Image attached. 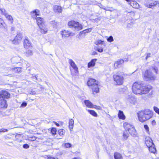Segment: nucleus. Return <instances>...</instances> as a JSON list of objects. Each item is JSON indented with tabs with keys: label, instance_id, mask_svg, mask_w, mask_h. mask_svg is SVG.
I'll use <instances>...</instances> for the list:
<instances>
[{
	"label": "nucleus",
	"instance_id": "27",
	"mask_svg": "<svg viewBox=\"0 0 159 159\" xmlns=\"http://www.w3.org/2000/svg\"><path fill=\"white\" fill-rule=\"evenodd\" d=\"M69 128L71 129L73 128L74 121L72 119H70L69 121Z\"/></svg>",
	"mask_w": 159,
	"mask_h": 159
},
{
	"label": "nucleus",
	"instance_id": "28",
	"mask_svg": "<svg viewBox=\"0 0 159 159\" xmlns=\"http://www.w3.org/2000/svg\"><path fill=\"white\" fill-rule=\"evenodd\" d=\"M129 136V134L128 133V132L127 131L125 130L123 134V138L125 139L126 140L127 139L128 137Z\"/></svg>",
	"mask_w": 159,
	"mask_h": 159
},
{
	"label": "nucleus",
	"instance_id": "43",
	"mask_svg": "<svg viewBox=\"0 0 159 159\" xmlns=\"http://www.w3.org/2000/svg\"><path fill=\"white\" fill-rule=\"evenodd\" d=\"M92 30V29L91 28H90L88 29H86L84 30L85 33H87L88 32H89L91 31Z\"/></svg>",
	"mask_w": 159,
	"mask_h": 159
},
{
	"label": "nucleus",
	"instance_id": "1",
	"mask_svg": "<svg viewBox=\"0 0 159 159\" xmlns=\"http://www.w3.org/2000/svg\"><path fill=\"white\" fill-rule=\"evenodd\" d=\"M142 81L135 82L132 86L133 93L136 94L141 95L147 93L152 89V87L149 85L143 86Z\"/></svg>",
	"mask_w": 159,
	"mask_h": 159
},
{
	"label": "nucleus",
	"instance_id": "47",
	"mask_svg": "<svg viewBox=\"0 0 159 159\" xmlns=\"http://www.w3.org/2000/svg\"><path fill=\"white\" fill-rule=\"evenodd\" d=\"M8 130L7 129H4L3 128H2L0 129V133L2 132H7V131Z\"/></svg>",
	"mask_w": 159,
	"mask_h": 159
},
{
	"label": "nucleus",
	"instance_id": "12",
	"mask_svg": "<svg viewBox=\"0 0 159 159\" xmlns=\"http://www.w3.org/2000/svg\"><path fill=\"white\" fill-rule=\"evenodd\" d=\"M145 143L148 147H149L154 144L151 138L149 137H146L145 138Z\"/></svg>",
	"mask_w": 159,
	"mask_h": 159
},
{
	"label": "nucleus",
	"instance_id": "33",
	"mask_svg": "<svg viewBox=\"0 0 159 159\" xmlns=\"http://www.w3.org/2000/svg\"><path fill=\"white\" fill-rule=\"evenodd\" d=\"M0 11H1L2 13L5 16L8 15L7 12L3 8H1L0 9Z\"/></svg>",
	"mask_w": 159,
	"mask_h": 159
},
{
	"label": "nucleus",
	"instance_id": "35",
	"mask_svg": "<svg viewBox=\"0 0 159 159\" xmlns=\"http://www.w3.org/2000/svg\"><path fill=\"white\" fill-rule=\"evenodd\" d=\"M51 132L52 135H55L56 134L57 129L55 128H52L51 129Z\"/></svg>",
	"mask_w": 159,
	"mask_h": 159
},
{
	"label": "nucleus",
	"instance_id": "8",
	"mask_svg": "<svg viewBox=\"0 0 159 159\" xmlns=\"http://www.w3.org/2000/svg\"><path fill=\"white\" fill-rule=\"evenodd\" d=\"M87 84L88 86H91L92 87H95L96 85L98 84V82L94 79L90 78L89 79Z\"/></svg>",
	"mask_w": 159,
	"mask_h": 159
},
{
	"label": "nucleus",
	"instance_id": "11",
	"mask_svg": "<svg viewBox=\"0 0 159 159\" xmlns=\"http://www.w3.org/2000/svg\"><path fill=\"white\" fill-rule=\"evenodd\" d=\"M61 34L63 37H68L70 35L73 36L74 35V34L71 32L65 30L61 32Z\"/></svg>",
	"mask_w": 159,
	"mask_h": 159
},
{
	"label": "nucleus",
	"instance_id": "13",
	"mask_svg": "<svg viewBox=\"0 0 159 159\" xmlns=\"http://www.w3.org/2000/svg\"><path fill=\"white\" fill-rule=\"evenodd\" d=\"M124 127L125 129L127 130L129 132L131 131V129L134 126L128 123H125L123 124Z\"/></svg>",
	"mask_w": 159,
	"mask_h": 159
},
{
	"label": "nucleus",
	"instance_id": "46",
	"mask_svg": "<svg viewBox=\"0 0 159 159\" xmlns=\"http://www.w3.org/2000/svg\"><path fill=\"white\" fill-rule=\"evenodd\" d=\"M37 77H38V76L37 75H35V76H33L32 77V78L33 80L34 81H36V80H37Z\"/></svg>",
	"mask_w": 159,
	"mask_h": 159
},
{
	"label": "nucleus",
	"instance_id": "56",
	"mask_svg": "<svg viewBox=\"0 0 159 159\" xmlns=\"http://www.w3.org/2000/svg\"><path fill=\"white\" fill-rule=\"evenodd\" d=\"M156 123V122H155V120H153L152 121V123Z\"/></svg>",
	"mask_w": 159,
	"mask_h": 159
},
{
	"label": "nucleus",
	"instance_id": "24",
	"mask_svg": "<svg viewBox=\"0 0 159 159\" xmlns=\"http://www.w3.org/2000/svg\"><path fill=\"white\" fill-rule=\"evenodd\" d=\"M84 102L85 105L89 107L90 108H93V106L92 103L89 100H85L84 101Z\"/></svg>",
	"mask_w": 159,
	"mask_h": 159
},
{
	"label": "nucleus",
	"instance_id": "18",
	"mask_svg": "<svg viewBox=\"0 0 159 159\" xmlns=\"http://www.w3.org/2000/svg\"><path fill=\"white\" fill-rule=\"evenodd\" d=\"M97 60L96 59H92L88 64V67L89 68L94 66L95 64V62Z\"/></svg>",
	"mask_w": 159,
	"mask_h": 159
},
{
	"label": "nucleus",
	"instance_id": "25",
	"mask_svg": "<svg viewBox=\"0 0 159 159\" xmlns=\"http://www.w3.org/2000/svg\"><path fill=\"white\" fill-rule=\"evenodd\" d=\"M114 158L115 159H123L121 155L117 152L115 153Z\"/></svg>",
	"mask_w": 159,
	"mask_h": 159
},
{
	"label": "nucleus",
	"instance_id": "38",
	"mask_svg": "<svg viewBox=\"0 0 159 159\" xmlns=\"http://www.w3.org/2000/svg\"><path fill=\"white\" fill-rule=\"evenodd\" d=\"M26 54L28 56L32 55L33 54V52L31 50H28L26 52Z\"/></svg>",
	"mask_w": 159,
	"mask_h": 159
},
{
	"label": "nucleus",
	"instance_id": "31",
	"mask_svg": "<svg viewBox=\"0 0 159 159\" xmlns=\"http://www.w3.org/2000/svg\"><path fill=\"white\" fill-rule=\"evenodd\" d=\"M88 111L89 113L92 116L95 117H97V114L93 110H88Z\"/></svg>",
	"mask_w": 159,
	"mask_h": 159
},
{
	"label": "nucleus",
	"instance_id": "44",
	"mask_svg": "<svg viewBox=\"0 0 159 159\" xmlns=\"http://www.w3.org/2000/svg\"><path fill=\"white\" fill-rule=\"evenodd\" d=\"M36 139V138L35 136H33L30 138L29 140L31 141H34Z\"/></svg>",
	"mask_w": 159,
	"mask_h": 159
},
{
	"label": "nucleus",
	"instance_id": "48",
	"mask_svg": "<svg viewBox=\"0 0 159 159\" xmlns=\"http://www.w3.org/2000/svg\"><path fill=\"white\" fill-rule=\"evenodd\" d=\"M151 53H148L147 54V55L146 57V59H147L148 57H150Z\"/></svg>",
	"mask_w": 159,
	"mask_h": 159
},
{
	"label": "nucleus",
	"instance_id": "52",
	"mask_svg": "<svg viewBox=\"0 0 159 159\" xmlns=\"http://www.w3.org/2000/svg\"><path fill=\"white\" fill-rule=\"evenodd\" d=\"M98 54L97 52H96L94 51L92 53V55H97Z\"/></svg>",
	"mask_w": 159,
	"mask_h": 159
},
{
	"label": "nucleus",
	"instance_id": "40",
	"mask_svg": "<svg viewBox=\"0 0 159 159\" xmlns=\"http://www.w3.org/2000/svg\"><path fill=\"white\" fill-rule=\"evenodd\" d=\"M107 41L110 42H112L113 41V38L112 36H111L107 39Z\"/></svg>",
	"mask_w": 159,
	"mask_h": 159
},
{
	"label": "nucleus",
	"instance_id": "16",
	"mask_svg": "<svg viewBox=\"0 0 159 159\" xmlns=\"http://www.w3.org/2000/svg\"><path fill=\"white\" fill-rule=\"evenodd\" d=\"M40 29V32L43 34H46L48 31V29L45 25L42 26H40L39 27Z\"/></svg>",
	"mask_w": 159,
	"mask_h": 159
},
{
	"label": "nucleus",
	"instance_id": "29",
	"mask_svg": "<svg viewBox=\"0 0 159 159\" xmlns=\"http://www.w3.org/2000/svg\"><path fill=\"white\" fill-rule=\"evenodd\" d=\"M65 130L61 129H59L58 131V134L61 136H63L65 133Z\"/></svg>",
	"mask_w": 159,
	"mask_h": 159
},
{
	"label": "nucleus",
	"instance_id": "26",
	"mask_svg": "<svg viewBox=\"0 0 159 159\" xmlns=\"http://www.w3.org/2000/svg\"><path fill=\"white\" fill-rule=\"evenodd\" d=\"M92 89L93 92L98 93L99 91V89L98 87V84L96 85V86H95V87L94 86L92 87Z\"/></svg>",
	"mask_w": 159,
	"mask_h": 159
},
{
	"label": "nucleus",
	"instance_id": "3",
	"mask_svg": "<svg viewBox=\"0 0 159 159\" xmlns=\"http://www.w3.org/2000/svg\"><path fill=\"white\" fill-rule=\"evenodd\" d=\"M137 115L139 120L143 122L151 118L153 116V113L150 110L146 109L139 111Z\"/></svg>",
	"mask_w": 159,
	"mask_h": 159
},
{
	"label": "nucleus",
	"instance_id": "21",
	"mask_svg": "<svg viewBox=\"0 0 159 159\" xmlns=\"http://www.w3.org/2000/svg\"><path fill=\"white\" fill-rule=\"evenodd\" d=\"M124 61L123 60H121L119 61H117L114 64V66L115 68L119 67V66L123 63Z\"/></svg>",
	"mask_w": 159,
	"mask_h": 159
},
{
	"label": "nucleus",
	"instance_id": "37",
	"mask_svg": "<svg viewBox=\"0 0 159 159\" xmlns=\"http://www.w3.org/2000/svg\"><path fill=\"white\" fill-rule=\"evenodd\" d=\"M144 129L146 130V132L148 134H149V128L148 125H144Z\"/></svg>",
	"mask_w": 159,
	"mask_h": 159
},
{
	"label": "nucleus",
	"instance_id": "19",
	"mask_svg": "<svg viewBox=\"0 0 159 159\" xmlns=\"http://www.w3.org/2000/svg\"><path fill=\"white\" fill-rule=\"evenodd\" d=\"M130 134L133 137H137L138 135V134L136 131L134 126L132 127L131 129V131H129V132Z\"/></svg>",
	"mask_w": 159,
	"mask_h": 159
},
{
	"label": "nucleus",
	"instance_id": "14",
	"mask_svg": "<svg viewBox=\"0 0 159 159\" xmlns=\"http://www.w3.org/2000/svg\"><path fill=\"white\" fill-rule=\"evenodd\" d=\"M159 4V2L155 1L153 3H147V2L145 3V5L146 7H148L149 8H152V7L155 6L157 4Z\"/></svg>",
	"mask_w": 159,
	"mask_h": 159
},
{
	"label": "nucleus",
	"instance_id": "41",
	"mask_svg": "<svg viewBox=\"0 0 159 159\" xmlns=\"http://www.w3.org/2000/svg\"><path fill=\"white\" fill-rule=\"evenodd\" d=\"M153 109L154 111L156 112L159 114V109L156 107H154Z\"/></svg>",
	"mask_w": 159,
	"mask_h": 159
},
{
	"label": "nucleus",
	"instance_id": "50",
	"mask_svg": "<svg viewBox=\"0 0 159 159\" xmlns=\"http://www.w3.org/2000/svg\"><path fill=\"white\" fill-rule=\"evenodd\" d=\"M53 122L54 123V124H55V125L57 126H58V127L60 125H59V124L58 123H57L56 122H55L54 121H53Z\"/></svg>",
	"mask_w": 159,
	"mask_h": 159
},
{
	"label": "nucleus",
	"instance_id": "30",
	"mask_svg": "<svg viewBox=\"0 0 159 159\" xmlns=\"http://www.w3.org/2000/svg\"><path fill=\"white\" fill-rule=\"evenodd\" d=\"M5 17L11 23H12L13 22V19L12 17L10 15H7Z\"/></svg>",
	"mask_w": 159,
	"mask_h": 159
},
{
	"label": "nucleus",
	"instance_id": "6",
	"mask_svg": "<svg viewBox=\"0 0 159 159\" xmlns=\"http://www.w3.org/2000/svg\"><path fill=\"white\" fill-rule=\"evenodd\" d=\"M114 81L117 85H121L123 83L124 78L119 73L114 75L113 76Z\"/></svg>",
	"mask_w": 159,
	"mask_h": 159
},
{
	"label": "nucleus",
	"instance_id": "5",
	"mask_svg": "<svg viewBox=\"0 0 159 159\" xmlns=\"http://www.w3.org/2000/svg\"><path fill=\"white\" fill-rule=\"evenodd\" d=\"M69 26L74 28L75 29L77 30H80L83 28L82 25L80 24L79 22H75L74 20H71L69 21L68 24Z\"/></svg>",
	"mask_w": 159,
	"mask_h": 159
},
{
	"label": "nucleus",
	"instance_id": "23",
	"mask_svg": "<svg viewBox=\"0 0 159 159\" xmlns=\"http://www.w3.org/2000/svg\"><path fill=\"white\" fill-rule=\"evenodd\" d=\"M1 104L2 107L7 108V104L6 101L4 99H1Z\"/></svg>",
	"mask_w": 159,
	"mask_h": 159
},
{
	"label": "nucleus",
	"instance_id": "49",
	"mask_svg": "<svg viewBox=\"0 0 159 159\" xmlns=\"http://www.w3.org/2000/svg\"><path fill=\"white\" fill-rule=\"evenodd\" d=\"M85 34V31H84V30L83 31H81L80 32V36L81 35H82V34Z\"/></svg>",
	"mask_w": 159,
	"mask_h": 159
},
{
	"label": "nucleus",
	"instance_id": "42",
	"mask_svg": "<svg viewBox=\"0 0 159 159\" xmlns=\"http://www.w3.org/2000/svg\"><path fill=\"white\" fill-rule=\"evenodd\" d=\"M29 145L27 144H23V148L25 149H28L29 148Z\"/></svg>",
	"mask_w": 159,
	"mask_h": 159
},
{
	"label": "nucleus",
	"instance_id": "15",
	"mask_svg": "<svg viewBox=\"0 0 159 159\" xmlns=\"http://www.w3.org/2000/svg\"><path fill=\"white\" fill-rule=\"evenodd\" d=\"M22 35L21 33H19L17 34L16 36L15 37L13 41H15L16 43H17L22 39Z\"/></svg>",
	"mask_w": 159,
	"mask_h": 159
},
{
	"label": "nucleus",
	"instance_id": "36",
	"mask_svg": "<svg viewBox=\"0 0 159 159\" xmlns=\"http://www.w3.org/2000/svg\"><path fill=\"white\" fill-rule=\"evenodd\" d=\"M95 49L100 52H103V48L102 47L98 48L97 47H95Z\"/></svg>",
	"mask_w": 159,
	"mask_h": 159
},
{
	"label": "nucleus",
	"instance_id": "9",
	"mask_svg": "<svg viewBox=\"0 0 159 159\" xmlns=\"http://www.w3.org/2000/svg\"><path fill=\"white\" fill-rule=\"evenodd\" d=\"M69 63L70 64L71 66L73 68L74 70L75 71V73L76 74L78 72V68L75 62L71 59L69 60Z\"/></svg>",
	"mask_w": 159,
	"mask_h": 159
},
{
	"label": "nucleus",
	"instance_id": "7",
	"mask_svg": "<svg viewBox=\"0 0 159 159\" xmlns=\"http://www.w3.org/2000/svg\"><path fill=\"white\" fill-rule=\"evenodd\" d=\"M0 98H8L10 96V94L6 90H2L0 93Z\"/></svg>",
	"mask_w": 159,
	"mask_h": 159
},
{
	"label": "nucleus",
	"instance_id": "17",
	"mask_svg": "<svg viewBox=\"0 0 159 159\" xmlns=\"http://www.w3.org/2000/svg\"><path fill=\"white\" fill-rule=\"evenodd\" d=\"M53 10L56 13H61L62 8L61 6L56 5L54 6Z\"/></svg>",
	"mask_w": 159,
	"mask_h": 159
},
{
	"label": "nucleus",
	"instance_id": "54",
	"mask_svg": "<svg viewBox=\"0 0 159 159\" xmlns=\"http://www.w3.org/2000/svg\"><path fill=\"white\" fill-rule=\"evenodd\" d=\"M48 159H58L57 158H55L54 157H48Z\"/></svg>",
	"mask_w": 159,
	"mask_h": 159
},
{
	"label": "nucleus",
	"instance_id": "58",
	"mask_svg": "<svg viewBox=\"0 0 159 159\" xmlns=\"http://www.w3.org/2000/svg\"><path fill=\"white\" fill-rule=\"evenodd\" d=\"M1 9L0 8V9Z\"/></svg>",
	"mask_w": 159,
	"mask_h": 159
},
{
	"label": "nucleus",
	"instance_id": "55",
	"mask_svg": "<svg viewBox=\"0 0 159 159\" xmlns=\"http://www.w3.org/2000/svg\"><path fill=\"white\" fill-rule=\"evenodd\" d=\"M51 24H54L55 25H56V22H55L54 21H52L51 22Z\"/></svg>",
	"mask_w": 159,
	"mask_h": 159
},
{
	"label": "nucleus",
	"instance_id": "10",
	"mask_svg": "<svg viewBox=\"0 0 159 159\" xmlns=\"http://www.w3.org/2000/svg\"><path fill=\"white\" fill-rule=\"evenodd\" d=\"M24 46L25 48L27 49L31 48V43L28 40V39L26 38L24 40Z\"/></svg>",
	"mask_w": 159,
	"mask_h": 159
},
{
	"label": "nucleus",
	"instance_id": "53",
	"mask_svg": "<svg viewBox=\"0 0 159 159\" xmlns=\"http://www.w3.org/2000/svg\"><path fill=\"white\" fill-rule=\"evenodd\" d=\"M94 106L95 107H94L95 108H97L98 109H100L101 108V107L100 106L98 107L96 105H94Z\"/></svg>",
	"mask_w": 159,
	"mask_h": 159
},
{
	"label": "nucleus",
	"instance_id": "57",
	"mask_svg": "<svg viewBox=\"0 0 159 159\" xmlns=\"http://www.w3.org/2000/svg\"><path fill=\"white\" fill-rule=\"evenodd\" d=\"M5 138L6 139H7V138H8V137H7V136L6 137H5Z\"/></svg>",
	"mask_w": 159,
	"mask_h": 159
},
{
	"label": "nucleus",
	"instance_id": "4",
	"mask_svg": "<svg viewBox=\"0 0 159 159\" xmlns=\"http://www.w3.org/2000/svg\"><path fill=\"white\" fill-rule=\"evenodd\" d=\"M30 13L32 18L36 19L37 24L39 27L40 26H42L45 25L43 18L37 17V16H39L40 14L39 11L38 9L34 10L31 12Z\"/></svg>",
	"mask_w": 159,
	"mask_h": 159
},
{
	"label": "nucleus",
	"instance_id": "20",
	"mask_svg": "<svg viewBox=\"0 0 159 159\" xmlns=\"http://www.w3.org/2000/svg\"><path fill=\"white\" fill-rule=\"evenodd\" d=\"M118 116L119 118L120 119L124 120L125 118V116L122 111L120 110L119 111Z\"/></svg>",
	"mask_w": 159,
	"mask_h": 159
},
{
	"label": "nucleus",
	"instance_id": "32",
	"mask_svg": "<svg viewBox=\"0 0 159 159\" xmlns=\"http://www.w3.org/2000/svg\"><path fill=\"white\" fill-rule=\"evenodd\" d=\"M95 43L96 45H97L100 44L103 45L104 46L105 45L104 44V42L101 40H99L95 42Z\"/></svg>",
	"mask_w": 159,
	"mask_h": 159
},
{
	"label": "nucleus",
	"instance_id": "2",
	"mask_svg": "<svg viewBox=\"0 0 159 159\" xmlns=\"http://www.w3.org/2000/svg\"><path fill=\"white\" fill-rule=\"evenodd\" d=\"M159 68V63L154 61L148 69L146 70L143 74L144 79L146 81L154 80L155 79V74H157Z\"/></svg>",
	"mask_w": 159,
	"mask_h": 159
},
{
	"label": "nucleus",
	"instance_id": "39",
	"mask_svg": "<svg viewBox=\"0 0 159 159\" xmlns=\"http://www.w3.org/2000/svg\"><path fill=\"white\" fill-rule=\"evenodd\" d=\"M64 146L66 148H70L71 147L72 144L70 143H66L64 144Z\"/></svg>",
	"mask_w": 159,
	"mask_h": 159
},
{
	"label": "nucleus",
	"instance_id": "51",
	"mask_svg": "<svg viewBox=\"0 0 159 159\" xmlns=\"http://www.w3.org/2000/svg\"><path fill=\"white\" fill-rule=\"evenodd\" d=\"M3 21L1 18H0V25H2V22Z\"/></svg>",
	"mask_w": 159,
	"mask_h": 159
},
{
	"label": "nucleus",
	"instance_id": "45",
	"mask_svg": "<svg viewBox=\"0 0 159 159\" xmlns=\"http://www.w3.org/2000/svg\"><path fill=\"white\" fill-rule=\"evenodd\" d=\"M27 105V103L25 102H22V103L21 107H26Z\"/></svg>",
	"mask_w": 159,
	"mask_h": 159
},
{
	"label": "nucleus",
	"instance_id": "22",
	"mask_svg": "<svg viewBox=\"0 0 159 159\" xmlns=\"http://www.w3.org/2000/svg\"><path fill=\"white\" fill-rule=\"evenodd\" d=\"M148 148L149 151L152 153H155L156 151L155 146L154 144Z\"/></svg>",
	"mask_w": 159,
	"mask_h": 159
},
{
	"label": "nucleus",
	"instance_id": "34",
	"mask_svg": "<svg viewBox=\"0 0 159 159\" xmlns=\"http://www.w3.org/2000/svg\"><path fill=\"white\" fill-rule=\"evenodd\" d=\"M13 70L15 72L19 73L21 71V68L20 67H16L14 68Z\"/></svg>",
	"mask_w": 159,
	"mask_h": 159
}]
</instances>
